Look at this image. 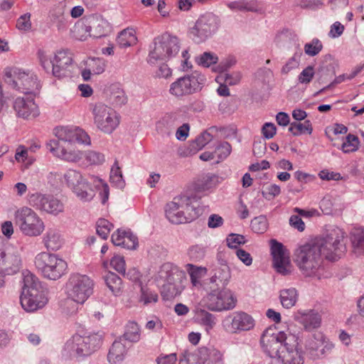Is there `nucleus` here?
<instances>
[{
	"label": "nucleus",
	"mask_w": 364,
	"mask_h": 364,
	"mask_svg": "<svg viewBox=\"0 0 364 364\" xmlns=\"http://www.w3.org/2000/svg\"><path fill=\"white\" fill-rule=\"evenodd\" d=\"M38 58L43 70L59 79L71 77L75 69L73 55L68 50H58L53 58L39 50Z\"/></svg>",
	"instance_id": "39448f33"
},
{
	"label": "nucleus",
	"mask_w": 364,
	"mask_h": 364,
	"mask_svg": "<svg viewBox=\"0 0 364 364\" xmlns=\"http://www.w3.org/2000/svg\"><path fill=\"white\" fill-rule=\"evenodd\" d=\"M219 23L218 17L211 13L201 16L190 31L193 40L197 43L204 42L218 30Z\"/></svg>",
	"instance_id": "a211bd4d"
},
{
	"label": "nucleus",
	"mask_w": 364,
	"mask_h": 364,
	"mask_svg": "<svg viewBox=\"0 0 364 364\" xmlns=\"http://www.w3.org/2000/svg\"><path fill=\"white\" fill-rule=\"evenodd\" d=\"M31 14L26 13L21 15L16 21V28L18 30L27 32L29 31L32 28V23L31 21Z\"/></svg>",
	"instance_id": "6e6d98bb"
},
{
	"label": "nucleus",
	"mask_w": 364,
	"mask_h": 364,
	"mask_svg": "<svg viewBox=\"0 0 364 364\" xmlns=\"http://www.w3.org/2000/svg\"><path fill=\"white\" fill-rule=\"evenodd\" d=\"M215 189L214 183H191L186 190L166 204L165 213L167 219L174 224L194 220L201 214L198 201L213 193Z\"/></svg>",
	"instance_id": "f257e3e1"
},
{
	"label": "nucleus",
	"mask_w": 364,
	"mask_h": 364,
	"mask_svg": "<svg viewBox=\"0 0 364 364\" xmlns=\"http://www.w3.org/2000/svg\"><path fill=\"white\" fill-rule=\"evenodd\" d=\"M230 278V267L226 264H221L214 269V274L210 279V286H215V288H225Z\"/></svg>",
	"instance_id": "cd10ccee"
},
{
	"label": "nucleus",
	"mask_w": 364,
	"mask_h": 364,
	"mask_svg": "<svg viewBox=\"0 0 364 364\" xmlns=\"http://www.w3.org/2000/svg\"><path fill=\"white\" fill-rule=\"evenodd\" d=\"M50 152L55 156L70 162H75L80 160L83 153L75 149L73 143L71 144H60L56 140H51L47 144Z\"/></svg>",
	"instance_id": "5701e85b"
},
{
	"label": "nucleus",
	"mask_w": 364,
	"mask_h": 364,
	"mask_svg": "<svg viewBox=\"0 0 364 364\" xmlns=\"http://www.w3.org/2000/svg\"><path fill=\"white\" fill-rule=\"evenodd\" d=\"M289 131L294 136H299L305 134H311L313 132V127L310 120H305L304 122H291L289 127Z\"/></svg>",
	"instance_id": "4c0bfd02"
},
{
	"label": "nucleus",
	"mask_w": 364,
	"mask_h": 364,
	"mask_svg": "<svg viewBox=\"0 0 364 364\" xmlns=\"http://www.w3.org/2000/svg\"><path fill=\"white\" fill-rule=\"evenodd\" d=\"M255 325V321L252 316L242 311L229 314L221 321L223 330L229 334H239L250 331Z\"/></svg>",
	"instance_id": "dca6fc26"
},
{
	"label": "nucleus",
	"mask_w": 364,
	"mask_h": 364,
	"mask_svg": "<svg viewBox=\"0 0 364 364\" xmlns=\"http://www.w3.org/2000/svg\"><path fill=\"white\" fill-rule=\"evenodd\" d=\"M184 274L183 271L170 262H166L160 267L156 280L161 287V295L165 299H171L178 294V282Z\"/></svg>",
	"instance_id": "0eeeda50"
},
{
	"label": "nucleus",
	"mask_w": 364,
	"mask_h": 364,
	"mask_svg": "<svg viewBox=\"0 0 364 364\" xmlns=\"http://www.w3.org/2000/svg\"><path fill=\"white\" fill-rule=\"evenodd\" d=\"M102 268L103 279L107 287L114 291V273L112 269H114V257L110 259H103L102 261Z\"/></svg>",
	"instance_id": "c9c22d12"
},
{
	"label": "nucleus",
	"mask_w": 364,
	"mask_h": 364,
	"mask_svg": "<svg viewBox=\"0 0 364 364\" xmlns=\"http://www.w3.org/2000/svg\"><path fill=\"white\" fill-rule=\"evenodd\" d=\"M69 188L73 191L75 196L81 200L89 201L93 198L95 195V190L92 188L89 183H68Z\"/></svg>",
	"instance_id": "7c9ffc66"
},
{
	"label": "nucleus",
	"mask_w": 364,
	"mask_h": 364,
	"mask_svg": "<svg viewBox=\"0 0 364 364\" xmlns=\"http://www.w3.org/2000/svg\"><path fill=\"white\" fill-rule=\"evenodd\" d=\"M205 80L204 75L198 71H194L172 82L170 85L169 93L177 98L193 95L202 89Z\"/></svg>",
	"instance_id": "2eb2a0df"
},
{
	"label": "nucleus",
	"mask_w": 364,
	"mask_h": 364,
	"mask_svg": "<svg viewBox=\"0 0 364 364\" xmlns=\"http://www.w3.org/2000/svg\"><path fill=\"white\" fill-rule=\"evenodd\" d=\"M218 57L211 52H204L196 59V63L204 68H209L218 63Z\"/></svg>",
	"instance_id": "79ce46f5"
},
{
	"label": "nucleus",
	"mask_w": 364,
	"mask_h": 364,
	"mask_svg": "<svg viewBox=\"0 0 364 364\" xmlns=\"http://www.w3.org/2000/svg\"><path fill=\"white\" fill-rule=\"evenodd\" d=\"M28 202L35 208L54 215H57L64 210L63 202L50 195L29 192Z\"/></svg>",
	"instance_id": "6ab92c4d"
},
{
	"label": "nucleus",
	"mask_w": 364,
	"mask_h": 364,
	"mask_svg": "<svg viewBox=\"0 0 364 364\" xmlns=\"http://www.w3.org/2000/svg\"><path fill=\"white\" fill-rule=\"evenodd\" d=\"M294 319L306 331L318 328L321 323V314L313 309L298 311L294 315Z\"/></svg>",
	"instance_id": "393cba45"
},
{
	"label": "nucleus",
	"mask_w": 364,
	"mask_h": 364,
	"mask_svg": "<svg viewBox=\"0 0 364 364\" xmlns=\"http://www.w3.org/2000/svg\"><path fill=\"white\" fill-rule=\"evenodd\" d=\"M314 76V69L311 65L307 66L298 76V81L301 84H309Z\"/></svg>",
	"instance_id": "052dcab7"
},
{
	"label": "nucleus",
	"mask_w": 364,
	"mask_h": 364,
	"mask_svg": "<svg viewBox=\"0 0 364 364\" xmlns=\"http://www.w3.org/2000/svg\"><path fill=\"white\" fill-rule=\"evenodd\" d=\"M115 246H122L128 250H134L138 246L137 237L130 230L119 228L117 230Z\"/></svg>",
	"instance_id": "c85d7f7f"
},
{
	"label": "nucleus",
	"mask_w": 364,
	"mask_h": 364,
	"mask_svg": "<svg viewBox=\"0 0 364 364\" xmlns=\"http://www.w3.org/2000/svg\"><path fill=\"white\" fill-rule=\"evenodd\" d=\"M198 316L199 317L200 324L205 327V330L207 331L213 329L215 326L216 317L213 314L209 313L204 309H200L198 312Z\"/></svg>",
	"instance_id": "a19ab883"
},
{
	"label": "nucleus",
	"mask_w": 364,
	"mask_h": 364,
	"mask_svg": "<svg viewBox=\"0 0 364 364\" xmlns=\"http://www.w3.org/2000/svg\"><path fill=\"white\" fill-rule=\"evenodd\" d=\"M323 48L322 43L318 38H314L310 43L304 45V52L309 56H315Z\"/></svg>",
	"instance_id": "8fccbe9b"
},
{
	"label": "nucleus",
	"mask_w": 364,
	"mask_h": 364,
	"mask_svg": "<svg viewBox=\"0 0 364 364\" xmlns=\"http://www.w3.org/2000/svg\"><path fill=\"white\" fill-rule=\"evenodd\" d=\"M359 139L358 136L349 134L346 136V140L342 144V150L345 153H349L356 151L358 149Z\"/></svg>",
	"instance_id": "09e8293b"
},
{
	"label": "nucleus",
	"mask_w": 364,
	"mask_h": 364,
	"mask_svg": "<svg viewBox=\"0 0 364 364\" xmlns=\"http://www.w3.org/2000/svg\"><path fill=\"white\" fill-rule=\"evenodd\" d=\"M268 228L267 219L265 216L260 215L255 218L251 221V228L256 233H264Z\"/></svg>",
	"instance_id": "a18cd8bd"
},
{
	"label": "nucleus",
	"mask_w": 364,
	"mask_h": 364,
	"mask_svg": "<svg viewBox=\"0 0 364 364\" xmlns=\"http://www.w3.org/2000/svg\"><path fill=\"white\" fill-rule=\"evenodd\" d=\"M271 252L273 257V267L279 274L284 276L291 273L293 267L289 254L284 245L275 240L271 241Z\"/></svg>",
	"instance_id": "aec40b11"
},
{
	"label": "nucleus",
	"mask_w": 364,
	"mask_h": 364,
	"mask_svg": "<svg viewBox=\"0 0 364 364\" xmlns=\"http://www.w3.org/2000/svg\"><path fill=\"white\" fill-rule=\"evenodd\" d=\"M279 193L280 188L275 183H264L262 190L263 196L267 200H272Z\"/></svg>",
	"instance_id": "5fc2aeb1"
},
{
	"label": "nucleus",
	"mask_w": 364,
	"mask_h": 364,
	"mask_svg": "<svg viewBox=\"0 0 364 364\" xmlns=\"http://www.w3.org/2000/svg\"><path fill=\"white\" fill-rule=\"evenodd\" d=\"M85 63V66L93 73V75H99L105 70V64L101 58H90Z\"/></svg>",
	"instance_id": "37998d69"
},
{
	"label": "nucleus",
	"mask_w": 364,
	"mask_h": 364,
	"mask_svg": "<svg viewBox=\"0 0 364 364\" xmlns=\"http://www.w3.org/2000/svg\"><path fill=\"white\" fill-rule=\"evenodd\" d=\"M13 340V332L5 329H0V350L7 348Z\"/></svg>",
	"instance_id": "e2e57ef3"
},
{
	"label": "nucleus",
	"mask_w": 364,
	"mask_h": 364,
	"mask_svg": "<svg viewBox=\"0 0 364 364\" xmlns=\"http://www.w3.org/2000/svg\"><path fill=\"white\" fill-rule=\"evenodd\" d=\"M15 159L19 163H26L28 165L34 161L33 157L28 156V150L23 145H20L16 148Z\"/></svg>",
	"instance_id": "de8ad7c7"
},
{
	"label": "nucleus",
	"mask_w": 364,
	"mask_h": 364,
	"mask_svg": "<svg viewBox=\"0 0 364 364\" xmlns=\"http://www.w3.org/2000/svg\"><path fill=\"white\" fill-rule=\"evenodd\" d=\"M121 338L131 343L138 342L140 339V329L138 324L134 321H129Z\"/></svg>",
	"instance_id": "e433bc0d"
},
{
	"label": "nucleus",
	"mask_w": 364,
	"mask_h": 364,
	"mask_svg": "<svg viewBox=\"0 0 364 364\" xmlns=\"http://www.w3.org/2000/svg\"><path fill=\"white\" fill-rule=\"evenodd\" d=\"M82 178L81 173L75 170L70 169L65 173L50 172L48 176L50 181H65V182H80Z\"/></svg>",
	"instance_id": "473e14b6"
},
{
	"label": "nucleus",
	"mask_w": 364,
	"mask_h": 364,
	"mask_svg": "<svg viewBox=\"0 0 364 364\" xmlns=\"http://www.w3.org/2000/svg\"><path fill=\"white\" fill-rule=\"evenodd\" d=\"M186 270L190 275L191 283L196 286L200 279L206 274L207 269L205 267H197L191 264L186 265Z\"/></svg>",
	"instance_id": "ea45409f"
},
{
	"label": "nucleus",
	"mask_w": 364,
	"mask_h": 364,
	"mask_svg": "<svg viewBox=\"0 0 364 364\" xmlns=\"http://www.w3.org/2000/svg\"><path fill=\"white\" fill-rule=\"evenodd\" d=\"M54 133L60 144H71L74 143L75 127H59L54 129Z\"/></svg>",
	"instance_id": "f704fd0d"
},
{
	"label": "nucleus",
	"mask_w": 364,
	"mask_h": 364,
	"mask_svg": "<svg viewBox=\"0 0 364 364\" xmlns=\"http://www.w3.org/2000/svg\"><path fill=\"white\" fill-rule=\"evenodd\" d=\"M22 267V259L16 250H0V270L4 275H14Z\"/></svg>",
	"instance_id": "4be33fe9"
},
{
	"label": "nucleus",
	"mask_w": 364,
	"mask_h": 364,
	"mask_svg": "<svg viewBox=\"0 0 364 364\" xmlns=\"http://www.w3.org/2000/svg\"><path fill=\"white\" fill-rule=\"evenodd\" d=\"M4 80L11 88L23 94L38 93L41 87L36 75L30 70L8 67L4 71Z\"/></svg>",
	"instance_id": "423d86ee"
},
{
	"label": "nucleus",
	"mask_w": 364,
	"mask_h": 364,
	"mask_svg": "<svg viewBox=\"0 0 364 364\" xmlns=\"http://www.w3.org/2000/svg\"><path fill=\"white\" fill-rule=\"evenodd\" d=\"M209 289L210 292L201 301L208 310L221 312L232 310L236 306L237 298L230 289L215 288V286H210Z\"/></svg>",
	"instance_id": "1a4fd4ad"
},
{
	"label": "nucleus",
	"mask_w": 364,
	"mask_h": 364,
	"mask_svg": "<svg viewBox=\"0 0 364 364\" xmlns=\"http://www.w3.org/2000/svg\"><path fill=\"white\" fill-rule=\"evenodd\" d=\"M176 116L173 114H166L156 124V131L163 136H170L174 128Z\"/></svg>",
	"instance_id": "72a5a7b5"
},
{
	"label": "nucleus",
	"mask_w": 364,
	"mask_h": 364,
	"mask_svg": "<svg viewBox=\"0 0 364 364\" xmlns=\"http://www.w3.org/2000/svg\"><path fill=\"white\" fill-rule=\"evenodd\" d=\"M94 280L86 274H74L68 283V296L77 304H84L93 294Z\"/></svg>",
	"instance_id": "4468645a"
},
{
	"label": "nucleus",
	"mask_w": 364,
	"mask_h": 364,
	"mask_svg": "<svg viewBox=\"0 0 364 364\" xmlns=\"http://www.w3.org/2000/svg\"><path fill=\"white\" fill-rule=\"evenodd\" d=\"M344 234L343 230L335 227L328 231L325 237L316 238L314 242L326 259L335 261L339 259L346 250L343 242Z\"/></svg>",
	"instance_id": "6e6552de"
},
{
	"label": "nucleus",
	"mask_w": 364,
	"mask_h": 364,
	"mask_svg": "<svg viewBox=\"0 0 364 364\" xmlns=\"http://www.w3.org/2000/svg\"><path fill=\"white\" fill-rule=\"evenodd\" d=\"M75 141L87 146H90L91 144L90 136L85 130L80 127H75L74 142Z\"/></svg>",
	"instance_id": "bf43d9fd"
},
{
	"label": "nucleus",
	"mask_w": 364,
	"mask_h": 364,
	"mask_svg": "<svg viewBox=\"0 0 364 364\" xmlns=\"http://www.w3.org/2000/svg\"><path fill=\"white\" fill-rule=\"evenodd\" d=\"M280 301L283 307L289 309L294 306L297 300V292L294 288L283 289L280 291Z\"/></svg>",
	"instance_id": "58836bf2"
},
{
	"label": "nucleus",
	"mask_w": 364,
	"mask_h": 364,
	"mask_svg": "<svg viewBox=\"0 0 364 364\" xmlns=\"http://www.w3.org/2000/svg\"><path fill=\"white\" fill-rule=\"evenodd\" d=\"M117 41L120 48L130 47L137 42L136 32L132 28L122 30L117 36Z\"/></svg>",
	"instance_id": "2f4dec72"
},
{
	"label": "nucleus",
	"mask_w": 364,
	"mask_h": 364,
	"mask_svg": "<svg viewBox=\"0 0 364 364\" xmlns=\"http://www.w3.org/2000/svg\"><path fill=\"white\" fill-rule=\"evenodd\" d=\"M15 223L21 232L28 237H37L45 230L43 220L28 207H22L14 213Z\"/></svg>",
	"instance_id": "f8f14e48"
},
{
	"label": "nucleus",
	"mask_w": 364,
	"mask_h": 364,
	"mask_svg": "<svg viewBox=\"0 0 364 364\" xmlns=\"http://www.w3.org/2000/svg\"><path fill=\"white\" fill-rule=\"evenodd\" d=\"M188 255L192 261H200L205 255V249L198 245L191 246L188 250Z\"/></svg>",
	"instance_id": "864d4df0"
},
{
	"label": "nucleus",
	"mask_w": 364,
	"mask_h": 364,
	"mask_svg": "<svg viewBox=\"0 0 364 364\" xmlns=\"http://www.w3.org/2000/svg\"><path fill=\"white\" fill-rule=\"evenodd\" d=\"M112 224L105 219H100L96 224V231L97 235L102 237V239H107L109 235Z\"/></svg>",
	"instance_id": "3c124183"
},
{
	"label": "nucleus",
	"mask_w": 364,
	"mask_h": 364,
	"mask_svg": "<svg viewBox=\"0 0 364 364\" xmlns=\"http://www.w3.org/2000/svg\"><path fill=\"white\" fill-rule=\"evenodd\" d=\"M226 242L230 248L236 249L239 245L245 243V239L242 235L231 233L228 236Z\"/></svg>",
	"instance_id": "680f3d73"
},
{
	"label": "nucleus",
	"mask_w": 364,
	"mask_h": 364,
	"mask_svg": "<svg viewBox=\"0 0 364 364\" xmlns=\"http://www.w3.org/2000/svg\"><path fill=\"white\" fill-rule=\"evenodd\" d=\"M301 53H294V55L289 59L286 64L282 68V73L287 75L291 70L296 68L299 65L300 57Z\"/></svg>",
	"instance_id": "4d7b16f0"
},
{
	"label": "nucleus",
	"mask_w": 364,
	"mask_h": 364,
	"mask_svg": "<svg viewBox=\"0 0 364 364\" xmlns=\"http://www.w3.org/2000/svg\"><path fill=\"white\" fill-rule=\"evenodd\" d=\"M294 257V262L304 276L321 278L322 254L314 240L296 249Z\"/></svg>",
	"instance_id": "20e7f679"
},
{
	"label": "nucleus",
	"mask_w": 364,
	"mask_h": 364,
	"mask_svg": "<svg viewBox=\"0 0 364 364\" xmlns=\"http://www.w3.org/2000/svg\"><path fill=\"white\" fill-rule=\"evenodd\" d=\"M304 346L306 353L313 360L326 358L334 348V344L319 332L307 338Z\"/></svg>",
	"instance_id": "f3484780"
},
{
	"label": "nucleus",
	"mask_w": 364,
	"mask_h": 364,
	"mask_svg": "<svg viewBox=\"0 0 364 364\" xmlns=\"http://www.w3.org/2000/svg\"><path fill=\"white\" fill-rule=\"evenodd\" d=\"M179 41L176 36L164 33L156 37L154 48L149 54L148 63L154 64L158 60H167L174 57L179 51Z\"/></svg>",
	"instance_id": "ddd939ff"
},
{
	"label": "nucleus",
	"mask_w": 364,
	"mask_h": 364,
	"mask_svg": "<svg viewBox=\"0 0 364 364\" xmlns=\"http://www.w3.org/2000/svg\"><path fill=\"white\" fill-rule=\"evenodd\" d=\"M213 139V136L208 132L201 133L193 142V146L197 149H203Z\"/></svg>",
	"instance_id": "13d9d810"
},
{
	"label": "nucleus",
	"mask_w": 364,
	"mask_h": 364,
	"mask_svg": "<svg viewBox=\"0 0 364 364\" xmlns=\"http://www.w3.org/2000/svg\"><path fill=\"white\" fill-rule=\"evenodd\" d=\"M91 31V26L80 22L76 23L70 31L73 38L78 41H85L87 36L99 38L104 35L103 33H92Z\"/></svg>",
	"instance_id": "c756f323"
},
{
	"label": "nucleus",
	"mask_w": 364,
	"mask_h": 364,
	"mask_svg": "<svg viewBox=\"0 0 364 364\" xmlns=\"http://www.w3.org/2000/svg\"><path fill=\"white\" fill-rule=\"evenodd\" d=\"M42 242L47 250L57 251L63 247L64 238L58 229L48 228L43 236Z\"/></svg>",
	"instance_id": "a878e982"
},
{
	"label": "nucleus",
	"mask_w": 364,
	"mask_h": 364,
	"mask_svg": "<svg viewBox=\"0 0 364 364\" xmlns=\"http://www.w3.org/2000/svg\"><path fill=\"white\" fill-rule=\"evenodd\" d=\"M103 335L100 333L87 336L74 335L65 344V350L70 355L87 356L99 349L102 343Z\"/></svg>",
	"instance_id": "9b49d317"
},
{
	"label": "nucleus",
	"mask_w": 364,
	"mask_h": 364,
	"mask_svg": "<svg viewBox=\"0 0 364 364\" xmlns=\"http://www.w3.org/2000/svg\"><path fill=\"white\" fill-rule=\"evenodd\" d=\"M35 265L47 279L56 280L65 274L67 262L57 255L46 252L38 253L35 257Z\"/></svg>",
	"instance_id": "9d476101"
},
{
	"label": "nucleus",
	"mask_w": 364,
	"mask_h": 364,
	"mask_svg": "<svg viewBox=\"0 0 364 364\" xmlns=\"http://www.w3.org/2000/svg\"><path fill=\"white\" fill-rule=\"evenodd\" d=\"M231 145L227 141L220 142L215 148L214 152L218 162L226 159L231 153Z\"/></svg>",
	"instance_id": "49530a36"
},
{
	"label": "nucleus",
	"mask_w": 364,
	"mask_h": 364,
	"mask_svg": "<svg viewBox=\"0 0 364 364\" xmlns=\"http://www.w3.org/2000/svg\"><path fill=\"white\" fill-rule=\"evenodd\" d=\"M122 338H119V341H115V363L122 362L127 352L126 346L122 343Z\"/></svg>",
	"instance_id": "0e129e2a"
},
{
	"label": "nucleus",
	"mask_w": 364,
	"mask_h": 364,
	"mask_svg": "<svg viewBox=\"0 0 364 364\" xmlns=\"http://www.w3.org/2000/svg\"><path fill=\"white\" fill-rule=\"evenodd\" d=\"M85 158L87 163L90 165H100L105 160L102 153L92 150L87 151L85 153Z\"/></svg>",
	"instance_id": "603ef678"
},
{
	"label": "nucleus",
	"mask_w": 364,
	"mask_h": 364,
	"mask_svg": "<svg viewBox=\"0 0 364 364\" xmlns=\"http://www.w3.org/2000/svg\"><path fill=\"white\" fill-rule=\"evenodd\" d=\"M13 107L17 117L24 119H33L40 114L38 106L31 97H17Z\"/></svg>",
	"instance_id": "b1692460"
},
{
	"label": "nucleus",
	"mask_w": 364,
	"mask_h": 364,
	"mask_svg": "<svg viewBox=\"0 0 364 364\" xmlns=\"http://www.w3.org/2000/svg\"><path fill=\"white\" fill-rule=\"evenodd\" d=\"M141 288L140 301L144 305L151 303H156L158 301V295L156 292L151 291L147 287L139 284Z\"/></svg>",
	"instance_id": "c03bdc74"
},
{
	"label": "nucleus",
	"mask_w": 364,
	"mask_h": 364,
	"mask_svg": "<svg viewBox=\"0 0 364 364\" xmlns=\"http://www.w3.org/2000/svg\"><path fill=\"white\" fill-rule=\"evenodd\" d=\"M243 11L261 13L262 11V9L259 6V3L255 0H243Z\"/></svg>",
	"instance_id": "338daca9"
},
{
	"label": "nucleus",
	"mask_w": 364,
	"mask_h": 364,
	"mask_svg": "<svg viewBox=\"0 0 364 364\" xmlns=\"http://www.w3.org/2000/svg\"><path fill=\"white\" fill-rule=\"evenodd\" d=\"M260 343L264 352L277 358L283 364H303L304 357L298 350V338L293 334L269 326L262 334Z\"/></svg>",
	"instance_id": "f03ea898"
},
{
	"label": "nucleus",
	"mask_w": 364,
	"mask_h": 364,
	"mask_svg": "<svg viewBox=\"0 0 364 364\" xmlns=\"http://www.w3.org/2000/svg\"><path fill=\"white\" fill-rule=\"evenodd\" d=\"M196 356L201 364H223L222 353L214 348L201 347L198 348Z\"/></svg>",
	"instance_id": "bb28decb"
},
{
	"label": "nucleus",
	"mask_w": 364,
	"mask_h": 364,
	"mask_svg": "<svg viewBox=\"0 0 364 364\" xmlns=\"http://www.w3.org/2000/svg\"><path fill=\"white\" fill-rule=\"evenodd\" d=\"M128 97L120 87H115V106L122 107L127 103Z\"/></svg>",
	"instance_id": "69168bd1"
},
{
	"label": "nucleus",
	"mask_w": 364,
	"mask_h": 364,
	"mask_svg": "<svg viewBox=\"0 0 364 364\" xmlns=\"http://www.w3.org/2000/svg\"><path fill=\"white\" fill-rule=\"evenodd\" d=\"M277 132V128L273 123L266 122L262 128V133L264 138L269 139H272Z\"/></svg>",
	"instance_id": "774afa93"
},
{
	"label": "nucleus",
	"mask_w": 364,
	"mask_h": 364,
	"mask_svg": "<svg viewBox=\"0 0 364 364\" xmlns=\"http://www.w3.org/2000/svg\"><path fill=\"white\" fill-rule=\"evenodd\" d=\"M113 109L106 105L98 102L92 108L94 122L101 131L110 134L114 129L112 114Z\"/></svg>",
	"instance_id": "412c9836"
},
{
	"label": "nucleus",
	"mask_w": 364,
	"mask_h": 364,
	"mask_svg": "<svg viewBox=\"0 0 364 364\" xmlns=\"http://www.w3.org/2000/svg\"><path fill=\"white\" fill-rule=\"evenodd\" d=\"M48 299L38 279L28 271L23 272V282L20 303L26 312H34L43 309Z\"/></svg>",
	"instance_id": "7ed1b4c3"
}]
</instances>
